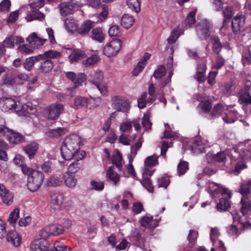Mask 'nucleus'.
I'll return each instance as SVG.
<instances>
[{
    "mask_svg": "<svg viewBox=\"0 0 251 251\" xmlns=\"http://www.w3.org/2000/svg\"><path fill=\"white\" fill-rule=\"evenodd\" d=\"M42 57L39 70L42 73H47L50 72L53 67V63L52 59H59L61 56V53L54 50L46 51L44 53L39 54Z\"/></svg>",
    "mask_w": 251,
    "mask_h": 251,
    "instance_id": "nucleus-1",
    "label": "nucleus"
},
{
    "mask_svg": "<svg viewBox=\"0 0 251 251\" xmlns=\"http://www.w3.org/2000/svg\"><path fill=\"white\" fill-rule=\"evenodd\" d=\"M60 150L62 157L67 160H70L72 159L79 160L82 159L85 156L84 151L71 149L63 144Z\"/></svg>",
    "mask_w": 251,
    "mask_h": 251,
    "instance_id": "nucleus-2",
    "label": "nucleus"
},
{
    "mask_svg": "<svg viewBox=\"0 0 251 251\" xmlns=\"http://www.w3.org/2000/svg\"><path fill=\"white\" fill-rule=\"evenodd\" d=\"M86 4L83 0H71V2H62L59 8L60 13L62 16L73 14L78 7H81Z\"/></svg>",
    "mask_w": 251,
    "mask_h": 251,
    "instance_id": "nucleus-3",
    "label": "nucleus"
},
{
    "mask_svg": "<svg viewBox=\"0 0 251 251\" xmlns=\"http://www.w3.org/2000/svg\"><path fill=\"white\" fill-rule=\"evenodd\" d=\"M44 179V175L40 171H35L32 175L27 178V187L32 191L35 192L41 186Z\"/></svg>",
    "mask_w": 251,
    "mask_h": 251,
    "instance_id": "nucleus-4",
    "label": "nucleus"
},
{
    "mask_svg": "<svg viewBox=\"0 0 251 251\" xmlns=\"http://www.w3.org/2000/svg\"><path fill=\"white\" fill-rule=\"evenodd\" d=\"M111 106L117 111L127 113L130 109L128 100L120 95L114 96L111 98Z\"/></svg>",
    "mask_w": 251,
    "mask_h": 251,
    "instance_id": "nucleus-5",
    "label": "nucleus"
},
{
    "mask_svg": "<svg viewBox=\"0 0 251 251\" xmlns=\"http://www.w3.org/2000/svg\"><path fill=\"white\" fill-rule=\"evenodd\" d=\"M122 42L120 39H115L107 43L103 49V53L108 57L117 54L122 48Z\"/></svg>",
    "mask_w": 251,
    "mask_h": 251,
    "instance_id": "nucleus-6",
    "label": "nucleus"
},
{
    "mask_svg": "<svg viewBox=\"0 0 251 251\" xmlns=\"http://www.w3.org/2000/svg\"><path fill=\"white\" fill-rule=\"evenodd\" d=\"M212 24L206 20L202 21L196 26V32L201 39H206L210 36Z\"/></svg>",
    "mask_w": 251,
    "mask_h": 251,
    "instance_id": "nucleus-7",
    "label": "nucleus"
},
{
    "mask_svg": "<svg viewBox=\"0 0 251 251\" xmlns=\"http://www.w3.org/2000/svg\"><path fill=\"white\" fill-rule=\"evenodd\" d=\"M65 200L63 193L54 191L50 194V206L55 210H60Z\"/></svg>",
    "mask_w": 251,
    "mask_h": 251,
    "instance_id": "nucleus-8",
    "label": "nucleus"
},
{
    "mask_svg": "<svg viewBox=\"0 0 251 251\" xmlns=\"http://www.w3.org/2000/svg\"><path fill=\"white\" fill-rule=\"evenodd\" d=\"M20 105V101H16L12 98H3L0 100V108L4 112L14 110L17 113Z\"/></svg>",
    "mask_w": 251,
    "mask_h": 251,
    "instance_id": "nucleus-9",
    "label": "nucleus"
},
{
    "mask_svg": "<svg viewBox=\"0 0 251 251\" xmlns=\"http://www.w3.org/2000/svg\"><path fill=\"white\" fill-rule=\"evenodd\" d=\"M91 100L96 101L97 103V105H98L101 102V99L100 98H90V99H88L83 97L78 96L75 99L72 107L78 109L82 107H87L88 104L90 102Z\"/></svg>",
    "mask_w": 251,
    "mask_h": 251,
    "instance_id": "nucleus-10",
    "label": "nucleus"
},
{
    "mask_svg": "<svg viewBox=\"0 0 251 251\" xmlns=\"http://www.w3.org/2000/svg\"><path fill=\"white\" fill-rule=\"evenodd\" d=\"M210 146V145L206 139L197 137L194 141L192 151L194 153L198 154L203 152L205 148Z\"/></svg>",
    "mask_w": 251,
    "mask_h": 251,
    "instance_id": "nucleus-11",
    "label": "nucleus"
},
{
    "mask_svg": "<svg viewBox=\"0 0 251 251\" xmlns=\"http://www.w3.org/2000/svg\"><path fill=\"white\" fill-rule=\"evenodd\" d=\"M64 106L62 104H54L48 107L47 116L49 119L55 120L63 112Z\"/></svg>",
    "mask_w": 251,
    "mask_h": 251,
    "instance_id": "nucleus-12",
    "label": "nucleus"
},
{
    "mask_svg": "<svg viewBox=\"0 0 251 251\" xmlns=\"http://www.w3.org/2000/svg\"><path fill=\"white\" fill-rule=\"evenodd\" d=\"M0 197L2 202L7 205L13 202V195L2 183H0Z\"/></svg>",
    "mask_w": 251,
    "mask_h": 251,
    "instance_id": "nucleus-13",
    "label": "nucleus"
},
{
    "mask_svg": "<svg viewBox=\"0 0 251 251\" xmlns=\"http://www.w3.org/2000/svg\"><path fill=\"white\" fill-rule=\"evenodd\" d=\"M80 142V138L78 135L72 134L65 138L63 144L69 146L71 149L73 148L75 150H79V146Z\"/></svg>",
    "mask_w": 251,
    "mask_h": 251,
    "instance_id": "nucleus-14",
    "label": "nucleus"
},
{
    "mask_svg": "<svg viewBox=\"0 0 251 251\" xmlns=\"http://www.w3.org/2000/svg\"><path fill=\"white\" fill-rule=\"evenodd\" d=\"M24 42V39L22 37L10 35L6 37L2 44L4 48L13 49L15 47V43L19 44Z\"/></svg>",
    "mask_w": 251,
    "mask_h": 251,
    "instance_id": "nucleus-15",
    "label": "nucleus"
},
{
    "mask_svg": "<svg viewBox=\"0 0 251 251\" xmlns=\"http://www.w3.org/2000/svg\"><path fill=\"white\" fill-rule=\"evenodd\" d=\"M46 39L38 37L35 32L32 33L26 39V41L33 48H39L46 41Z\"/></svg>",
    "mask_w": 251,
    "mask_h": 251,
    "instance_id": "nucleus-16",
    "label": "nucleus"
},
{
    "mask_svg": "<svg viewBox=\"0 0 251 251\" xmlns=\"http://www.w3.org/2000/svg\"><path fill=\"white\" fill-rule=\"evenodd\" d=\"M36 111V109L31 103H28L26 104L20 105L18 109L17 110V114L19 116H27L28 114H33Z\"/></svg>",
    "mask_w": 251,
    "mask_h": 251,
    "instance_id": "nucleus-17",
    "label": "nucleus"
},
{
    "mask_svg": "<svg viewBox=\"0 0 251 251\" xmlns=\"http://www.w3.org/2000/svg\"><path fill=\"white\" fill-rule=\"evenodd\" d=\"M245 18L242 14L237 15L232 20V27L234 32L242 30L245 25Z\"/></svg>",
    "mask_w": 251,
    "mask_h": 251,
    "instance_id": "nucleus-18",
    "label": "nucleus"
},
{
    "mask_svg": "<svg viewBox=\"0 0 251 251\" xmlns=\"http://www.w3.org/2000/svg\"><path fill=\"white\" fill-rule=\"evenodd\" d=\"M66 76L74 82L75 88L86 80L85 75L82 73L76 75L74 72H69L66 74Z\"/></svg>",
    "mask_w": 251,
    "mask_h": 251,
    "instance_id": "nucleus-19",
    "label": "nucleus"
},
{
    "mask_svg": "<svg viewBox=\"0 0 251 251\" xmlns=\"http://www.w3.org/2000/svg\"><path fill=\"white\" fill-rule=\"evenodd\" d=\"M9 132H6L4 136L10 143L17 144L22 142L24 140V137L19 133L15 132L10 129H9Z\"/></svg>",
    "mask_w": 251,
    "mask_h": 251,
    "instance_id": "nucleus-20",
    "label": "nucleus"
},
{
    "mask_svg": "<svg viewBox=\"0 0 251 251\" xmlns=\"http://www.w3.org/2000/svg\"><path fill=\"white\" fill-rule=\"evenodd\" d=\"M232 215L234 222H237L238 226L240 228L246 229L250 228L251 226V224L246 221V217L245 216L241 217L239 214L236 211H233L232 213Z\"/></svg>",
    "mask_w": 251,
    "mask_h": 251,
    "instance_id": "nucleus-21",
    "label": "nucleus"
},
{
    "mask_svg": "<svg viewBox=\"0 0 251 251\" xmlns=\"http://www.w3.org/2000/svg\"><path fill=\"white\" fill-rule=\"evenodd\" d=\"M206 158L208 162H223L226 158V155L224 151H220L216 154L209 152L206 154Z\"/></svg>",
    "mask_w": 251,
    "mask_h": 251,
    "instance_id": "nucleus-22",
    "label": "nucleus"
},
{
    "mask_svg": "<svg viewBox=\"0 0 251 251\" xmlns=\"http://www.w3.org/2000/svg\"><path fill=\"white\" fill-rule=\"evenodd\" d=\"M48 244L45 240L37 239L31 243L30 248L32 251H46L48 247Z\"/></svg>",
    "mask_w": 251,
    "mask_h": 251,
    "instance_id": "nucleus-23",
    "label": "nucleus"
},
{
    "mask_svg": "<svg viewBox=\"0 0 251 251\" xmlns=\"http://www.w3.org/2000/svg\"><path fill=\"white\" fill-rule=\"evenodd\" d=\"M238 102L240 104H251V95L247 90H241L239 92Z\"/></svg>",
    "mask_w": 251,
    "mask_h": 251,
    "instance_id": "nucleus-24",
    "label": "nucleus"
},
{
    "mask_svg": "<svg viewBox=\"0 0 251 251\" xmlns=\"http://www.w3.org/2000/svg\"><path fill=\"white\" fill-rule=\"evenodd\" d=\"M155 100L152 97H148L147 93H142L138 100V106L140 109H143L146 106V104L151 103Z\"/></svg>",
    "mask_w": 251,
    "mask_h": 251,
    "instance_id": "nucleus-25",
    "label": "nucleus"
},
{
    "mask_svg": "<svg viewBox=\"0 0 251 251\" xmlns=\"http://www.w3.org/2000/svg\"><path fill=\"white\" fill-rule=\"evenodd\" d=\"M7 240L12 243L15 247L20 246L21 242V238L18 232L15 230L9 231L7 234Z\"/></svg>",
    "mask_w": 251,
    "mask_h": 251,
    "instance_id": "nucleus-26",
    "label": "nucleus"
},
{
    "mask_svg": "<svg viewBox=\"0 0 251 251\" xmlns=\"http://www.w3.org/2000/svg\"><path fill=\"white\" fill-rule=\"evenodd\" d=\"M68 133V130L65 127H58L56 129H50L46 132V135L51 138H58Z\"/></svg>",
    "mask_w": 251,
    "mask_h": 251,
    "instance_id": "nucleus-27",
    "label": "nucleus"
},
{
    "mask_svg": "<svg viewBox=\"0 0 251 251\" xmlns=\"http://www.w3.org/2000/svg\"><path fill=\"white\" fill-rule=\"evenodd\" d=\"M45 16L43 13L37 10H36L32 11L30 13L27 14L25 19L27 22H30L36 20L42 21L45 20Z\"/></svg>",
    "mask_w": 251,
    "mask_h": 251,
    "instance_id": "nucleus-28",
    "label": "nucleus"
},
{
    "mask_svg": "<svg viewBox=\"0 0 251 251\" xmlns=\"http://www.w3.org/2000/svg\"><path fill=\"white\" fill-rule=\"evenodd\" d=\"M94 24L91 21H86L78 28L77 32L81 35L87 34L94 26Z\"/></svg>",
    "mask_w": 251,
    "mask_h": 251,
    "instance_id": "nucleus-29",
    "label": "nucleus"
},
{
    "mask_svg": "<svg viewBox=\"0 0 251 251\" xmlns=\"http://www.w3.org/2000/svg\"><path fill=\"white\" fill-rule=\"evenodd\" d=\"M86 57V54L81 50H75L69 56L70 62L72 63L78 61Z\"/></svg>",
    "mask_w": 251,
    "mask_h": 251,
    "instance_id": "nucleus-30",
    "label": "nucleus"
},
{
    "mask_svg": "<svg viewBox=\"0 0 251 251\" xmlns=\"http://www.w3.org/2000/svg\"><path fill=\"white\" fill-rule=\"evenodd\" d=\"M141 225L145 227L154 228L157 226V222L152 217L144 216L140 220Z\"/></svg>",
    "mask_w": 251,
    "mask_h": 251,
    "instance_id": "nucleus-31",
    "label": "nucleus"
},
{
    "mask_svg": "<svg viewBox=\"0 0 251 251\" xmlns=\"http://www.w3.org/2000/svg\"><path fill=\"white\" fill-rule=\"evenodd\" d=\"M135 22L133 16L128 14H124L121 18V25L125 28H130Z\"/></svg>",
    "mask_w": 251,
    "mask_h": 251,
    "instance_id": "nucleus-32",
    "label": "nucleus"
},
{
    "mask_svg": "<svg viewBox=\"0 0 251 251\" xmlns=\"http://www.w3.org/2000/svg\"><path fill=\"white\" fill-rule=\"evenodd\" d=\"M64 181L65 185L70 188L74 187L77 183V179L75 176L67 173L64 175Z\"/></svg>",
    "mask_w": 251,
    "mask_h": 251,
    "instance_id": "nucleus-33",
    "label": "nucleus"
},
{
    "mask_svg": "<svg viewBox=\"0 0 251 251\" xmlns=\"http://www.w3.org/2000/svg\"><path fill=\"white\" fill-rule=\"evenodd\" d=\"M126 4L130 10L136 13L141 11L140 0H126Z\"/></svg>",
    "mask_w": 251,
    "mask_h": 251,
    "instance_id": "nucleus-34",
    "label": "nucleus"
},
{
    "mask_svg": "<svg viewBox=\"0 0 251 251\" xmlns=\"http://www.w3.org/2000/svg\"><path fill=\"white\" fill-rule=\"evenodd\" d=\"M91 38L97 42L102 43L104 40V35L102 29L100 27H96L93 29Z\"/></svg>",
    "mask_w": 251,
    "mask_h": 251,
    "instance_id": "nucleus-35",
    "label": "nucleus"
},
{
    "mask_svg": "<svg viewBox=\"0 0 251 251\" xmlns=\"http://www.w3.org/2000/svg\"><path fill=\"white\" fill-rule=\"evenodd\" d=\"M42 56L38 55L36 56H32L26 58L23 64L24 67L27 71H30L33 67L35 62L40 61Z\"/></svg>",
    "mask_w": 251,
    "mask_h": 251,
    "instance_id": "nucleus-36",
    "label": "nucleus"
},
{
    "mask_svg": "<svg viewBox=\"0 0 251 251\" xmlns=\"http://www.w3.org/2000/svg\"><path fill=\"white\" fill-rule=\"evenodd\" d=\"M113 169L114 167L113 166L108 169L106 173V177L116 185L120 181V176Z\"/></svg>",
    "mask_w": 251,
    "mask_h": 251,
    "instance_id": "nucleus-37",
    "label": "nucleus"
},
{
    "mask_svg": "<svg viewBox=\"0 0 251 251\" xmlns=\"http://www.w3.org/2000/svg\"><path fill=\"white\" fill-rule=\"evenodd\" d=\"M65 25L67 30L70 32H73L78 29L77 24L73 19L67 18L65 20Z\"/></svg>",
    "mask_w": 251,
    "mask_h": 251,
    "instance_id": "nucleus-38",
    "label": "nucleus"
},
{
    "mask_svg": "<svg viewBox=\"0 0 251 251\" xmlns=\"http://www.w3.org/2000/svg\"><path fill=\"white\" fill-rule=\"evenodd\" d=\"M38 150V146L37 144L33 143L27 145L25 148V151L28 155V157L31 159L33 158Z\"/></svg>",
    "mask_w": 251,
    "mask_h": 251,
    "instance_id": "nucleus-39",
    "label": "nucleus"
},
{
    "mask_svg": "<svg viewBox=\"0 0 251 251\" xmlns=\"http://www.w3.org/2000/svg\"><path fill=\"white\" fill-rule=\"evenodd\" d=\"M51 235L57 236L62 234L64 229L63 226L59 224H52L49 225Z\"/></svg>",
    "mask_w": 251,
    "mask_h": 251,
    "instance_id": "nucleus-40",
    "label": "nucleus"
},
{
    "mask_svg": "<svg viewBox=\"0 0 251 251\" xmlns=\"http://www.w3.org/2000/svg\"><path fill=\"white\" fill-rule=\"evenodd\" d=\"M242 62L244 66L251 64V51L249 49H245L242 54Z\"/></svg>",
    "mask_w": 251,
    "mask_h": 251,
    "instance_id": "nucleus-41",
    "label": "nucleus"
},
{
    "mask_svg": "<svg viewBox=\"0 0 251 251\" xmlns=\"http://www.w3.org/2000/svg\"><path fill=\"white\" fill-rule=\"evenodd\" d=\"M180 35V30L177 27L173 30L170 36L167 40L168 45H173L175 43L178 38Z\"/></svg>",
    "mask_w": 251,
    "mask_h": 251,
    "instance_id": "nucleus-42",
    "label": "nucleus"
},
{
    "mask_svg": "<svg viewBox=\"0 0 251 251\" xmlns=\"http://www.w3.org/2000/svg\"><path fill=\"white\" fill-rule=\"evenodd\" d=\"M224 108L223 106L220 103L216 104L213 109L212 112L210 115L211 119H214L219 117L223 112Z\"/></svg>",
    "mask_w": 251,
    "mask_h": 251,
    "instance_id": "nucleus-43",
    "label": "nucleus"
},
{
    "mask_svg": "<svg viewBox=\"0 0 251 251\" xmlns=\"http://www.w3.org/2000/svg\"><path fill=\"white\" fill-rule=\"evenodd\" d=\"M100 60V58L99 56L97 54H95L83 60L82 64L85 67H88L96 64L99 62Z\"/></svg>",
    "mask_w": 251,
    "mask_h": 251,
    "instance_id": "nucleus-44",
    "label": "nucleus"
},
{
    "mask_svg": "<svg viewBox=\"0 0 251 251\" xmlns=\"http://www.w3.org/2000/svg\"><path fill=\"white\" fill-rule=\"evenodd\" d=\"M103 73L100 71H98L93 75L92 82L96 86L103 82Z\"/></svg>",
    "mask_w": 251,
    "mask_h": 251,
    "instance_id": "nucleus-45",
    "label": "nucleus"
},
{
    "mask_svg": "<svg viewBox=\"0 0 251 251\" xmlns=\"http://www.w3.org/2000/svg\"><path fill=\"white\" fill-rule=\"evenodd\" d=\"M230 204L228 199L222 198L220 200L217 205V208L219 211H226L230 207Z\"/></svg>",
    "mask_w": 251,
    "mask_h": 251,
    "instance_id": "nucleus-46",
    "label": "nucleus"
},
{
    "mask_svg": "<svg viewBox=\"0 0 251 251\" xmlns=\"http://www.w3.org/2000/svg\"><path fill=\"white\" fill-rule=\"evenodd\" d=\"M20 209L18 208H15L9 214L8 221L10 224H16L19 218Z\"/></svg>",
    "mask_w": 251,
    "mask_h": 251,
    "instance_id": "nucleus-47",
    "label": "nucleus"
},
{
    "mask_svg": "<svg viewBox=\"0 0 251 251\" xmlns=\"http://www.w3.org/2000/svg\"><path fill=\"white\" fill-rule=\"evenodd\" d=\"M114 0H83V1L86 2L87 4H89L94 8L99 7L101 4V1L107 3L112 2Z\"/></svg>",
    "mask_w": 251,
    "mask_h": 251,
    "instance_id": "nucleus-48",
    "label": "nucleus"
},
{
    "mask_svg": "<svg viewBox=\"0 0 251 251\" xmlns=\"http://www.w3.org/2000/svg\"><path fill=\"white\" fill-rule=\"evenodd\" d=\"M242 206L241 207V212L243 215H245L248 212L251 211V202L247 200L244 201L243 198L241 201Z\"/></svg>",
    "mask_w": 251,
    "mask_h": 251,
    "instance_id": "nucleus-49",
    "label": "nucleus"
},
{
    "mask_svg": "<svg viewBox=\"0 0 251 251\" xmlns=\"http://www.w3.org/2000/svg\"><path fill=\"white\" fill-rule=\"evenodd\" d=\"M158 164V157L155 154L148 157L145 161V166L146 167H152Z\"/></svg>",
    "mask_w": 251,
    "mask_h": 251,
    "instance_id": "nucleus-50",
    "label": "nucleus"
},
{
    "mask_svg": "<svg viewBox=\"0 0 251 251\" xmlns=\"http://www.w3.org/2000/svg\"><path fill=\"white\" fill-rule=\"evenodd\" d=\"M122 155L118 153L113 155L112 162L117 168H118L119 171H121L122 168Z\"/></svg>",
    "mask_w": 251,
    "mask_h": 251,
    "instance_id": "nucleus-51",
    "label": "nucleus"
},
{
    "mask_svg": "<svg viewBox=\"0 0 251 251\" xmlns=\"http://www.w3.org/2000/svg\"><path fill=\"white\" fill-rule=\"evenodd\" d=\"M3 84L7 85H13L20 84L21 82L17 81V78L12 75H6L2 78Z\"/></svg>",
    "mask_w": 251,
    "mask_h": 251,
    "instance_id": "nucleus-52",
    "label": "nucleus"
},
{
    "mask_svg": "<svg viewBox=\"0 0 251 251\" xmlns=\"http://www.w3.org/2000/svg\"><path fill=\"white\" fill-rule=\"evenodd\" d=\"M197 11V9L194 8L191 11L188 15L187 18L185 20V23L186 25L191 26L192 25L195 23V15Z\"/></svg>",
    "mask_w": 251,
    "mask_h": 251,
    "instance_id": "nucleus-53",
    "label": "nucleus"
},
{
    "mask_svg": "<svg viewBox=\"0 0 251 251\" xmlns=\"http://www.w3.org/2000/svg\"><path fill=\"white\" fill-rule=\"evenodd\" d=\"M188 170V163L186 161H181L177 165V171L178 176L184 175Z\"/></svg>",
    "mask_w": 251,
    "mask_h": 251,
    "instance_id": "nucleus-54",
    "label": "nucleus"
},
{
    "mask_svg": "<svg viewBox=\"0 0 251 251\" xmlns=\"http://www.w3.org/2000/svg\"><path fill=\"white\" fill-rule=\"evenodd\" d=\"M78 161L79 160H76V161L72 163L68 166V173L73 174L77 173L80 170L81 165L78 162Z\"/></svg>",
    "mask_w": 251,
    "mask_h": 251,
    "instance_id": "nucleus-55",
    "label": "nucleus"
},
{
    "mask_svg": "<svg viewBox=\"0 0 251 251\" xmlns=\"http://www.w3.org/2000/svg\"><path fill=\"white\" fill-rule=\"evenodd\" d=\"M143 186L149 192H153L154 187L150 179L148 177H143V180L141 181Z\"/></svg>",
    "mask_w": 251,
    "mask_h": 251,
    "instance_id": "nucleus-56",
    "label": "nucleus"
},
{
    "mask_svg": "<svg viewBox=\"0 0 251 251\" xmlns=\"http://www.w3.org/2000/svg\"><path fill=\"white\" fill-rule=\"evenodd\" d=\"M166 74V69L163 65H159L154 72L152 76L156 79L161 78Z\"/></svg>",
    "mask_w": 251,
    "mask_h": 251,
    "instance_id": "nucleus-57",
    "label": "nucleus"
},
{
    "mask_svg": "<svg viewBox=\"0 0 251 251\" xmlns=\"http://www.w3.org/2000/svg\"><path fill=\"white\" fill-rule=\"evenodd\" d=\"M211 42L213 45V51L219 53L222 47L219 39L217 37H214L211 39Z\"/></svg>",
    "mask_w": 251,
    "mask_h": 251,
    "instance_id": "nucleus-58",
    "label": "nucleus"
},
{
    "mask_svg": "<svg viewBox=\"0 0 251 251\" xmlns=\"http://www.w3.org/2000/svg\"><path fill=\"white\" fill-rule=\"evenodd\" d=\"M100 5H101V7L102 9V11L100 13V14L98 15V17L100 22H102L108 16V7L106 5H105L104 4H101Z\"/></svg>",
    "mask_w": 251,
    "mask_h": 251,
    "instance_id": "nucleus-59",
    "label": "nucleus"
},
{
    "mask_svg": "<svg viewBox=\"0 0 251 251\" xmlns=\"http://www.w3.org/2000/svg\"><path fill=\"white\" fill-rule=\"evenodd\" d=\"M90 185L92 189L98 191H102L104 187V183L103 181L92 180L90 182Z\"/></svg>",
    "mask_w": 251,
    "mask_h": 251,
    "instance_id": "nucleus-60",
    "label": "nucleus"
},
{
    "mask_svg": "<svg viewBox=\"0 0 251 251\" xmlns=\"http://www.w3.org/2000/svg\"><path fill=\"white\" fill-rule=\"evenodd\" d=\"M40 237L43 239L46 240L51 235L49 226L43 227L39 232Z\"/></svg>",
    "mask_w": 251,
    "mask_h": 251,
    "instance_id": "nucleus-61",
    "label": "nucleus"
},
{
    "mask_svg": "<svg viewBox=\"0 0 251 251\" xmlns=\"http://www.w3.org/2000/svg\"><path fill=\"white\" fill-rule=\"evenodd\" d=\"M199 106L204 112H208L212 107V104L208 100L201 101Z\"/></svg>",
    "mask_w": 251,
    "mask_h": 251,
    "instance_id": "nucleus-62",
    "label": "nucleus"
},
{
    "mask_svg": "<svg viewBox=\"0 0 251 251\" xmlns=\"http://www.w3.org/2000/svg\"><path fill=\"white\" fill-rule=\"evenodd\" d=\"M132 128V122L129 121H123L120 127V130L123 132L129 131Z\"/></svg>",
    "mask_w": 251,
    "mask_h": 251,
    "instance_id": "nucleus-63",
    "label": "nucleus"
},
{
    "mask_svg": "<svg viewBox=\"0 0 251 251\" xmlns=\"http://www.w3.org/2000/svg\"><path fill=\"white\" fill-rule=\"evenodd\" d=\"M54 247L56 251H70L71 248L59 241H56L54 244Z\"/></svg>",
    "mask_w": 251,
    "mask_h": 251,
    "instance_id": "nucleus-64",
    "label": "nucleus"
}]
</instances>
